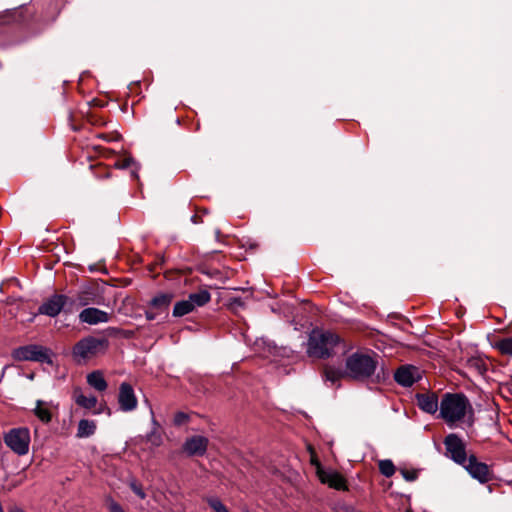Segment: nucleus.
I'll use <instances>...</instances> for the list:
<instances>
[{
  "mask_svg": "<svg viewBox=\"0 0 512 512\" xmlns=\"http://www.w3.org/2000/svg\"><path fill=\"white\" fill-rule=\"evenodd\" d=\"M338 351H345L340 337L332 332L314 329L309 334L307 353L310 357L325 359L334 356Z\"/></svg>",
  "mask_w": 512,
  "mask_h": 512,
  "instance_id": "nucleus-1",
  "label": "nucleus"
},
{
  "mask_svg": "<svg viewBox=\"0 0 512 512\" xmlns=\"http://www.w3.org/2000/svg\"><path fill=\"white\" fill-rule=\"evenodd\" d=\"M472 414V406L463 394L446 393L440 402V416L450 427L466 417L470 419Z\"/></svg>",
  "mask_w": 512,
  "mask_h": 512,
  "instance_id": "nucleus-2",
  "label": "nucleus"
},
{
  "mask_svg": "<svg viewBox=\"0 0 512 512\" xmlns=\"http://www.w3.org/2000/svg\"><path fill=\"white\" fill-rule=\"evenodd\" d=\"M377 368V360L369 354L354 353L346 359L345 376L354 380H365Z\"/></svg>",
  "mask_w": 512,
  "mask_h": 512,
  "instance_id": "nucleus-3",
  "label": "nucleus"
},
{
  "mask_svg": "<svg viewBox=\"0 0 512 512\" xmlns=\"http://www.w3.org/2000/svg\"><path fill=\"white\" fill-rule=\"evenodd\" d=\"M108 341L104 338L88 336L78 341L72 350L73 357L78 360H89L107 350Z\"/></svg>",
  "mask_w": 512,
  "mask_h": 512,
  "instance_id": "nucleus-4",
  "label": "nucleus"
},
{
  "mask_svg": "<svg viewBox=\"0 0 512 512\" xmlns=\"http://www.w3.org/2000/svg\"><path fill=\"white\" fill-rule=\"evenodd\" d=\"M52 351L42 345L30 344L18 347L12 351V358L16 361H34L52 364Z\"/></svg>",
  "mask_w": 512,
  "mask_h": 512,
  "instance_id": "nucleus-5",
  "label": "nucleus"
},
{
  "mask_svg": "<svg viewBox=\"0 0 512 512\" xmlns=\"http://www.w3.org/2000/svg\"><path fill=\"white\" fill-rule=\"evenodd\" d=\"M4 442L14 453L25 455L29 451L30 431L26 427L13 428L4 435Z\"/></svg>",
  "mask_w": 512,
  "mask_h": 512,
  "instance_id": "nucleus-6",
  "label": "nucleus"
},
{
  "mask_svg": "<svg viewBox=\"0 0 512 512\" xmlns=\"http://www.w3.org/2000/svg\"><path fill=\"white\" fill-rule=\"evenodd\" d=\"M173 295L171 293H161L156 295L149 303L145 312L148 320H156L160 317L165 318L168 315V309L172 302Z\"/></svg>",
  "mask_w": 512,
  "mask_h": 512,
  "instance_id": "nucleus-7",
  "label": "nucleus"
},
{
  "mask_svg": "<svg viewBox=\"0 0 512 512\" xmlns=\"http://www.w3.org/2000/svg\"><path fill=\"white\" fill-rule=\"evenodd\" d=\"M59 405L53 401L38 399L35 401L31 413L43 424H49L54 415L58 413Z\"/></svg>",
  "mask_w": 512,
  "mask_h": 512,
  "instance_id": "nucleus-8",
  "label": "nucleus"
},
{
  "mask_svg": "<svg viewBox=\"0 0 512 512\" xmlns=\"http://www.w3.org/2000/svg\"><path fill=\"white\" fill-rule=\"evenodd\" d=\"M447 453L458 464H465L468 460L466 457L465 445L462 440L455 434H449L444 441Z\"/></svg>",
  "mask_w": 512,
  "mask_h": 512,
  "instance_id": "nucleus-9",
  "label": "nucleus"
},
{
  "mask_svg": "<svg viewBox=\"0 0 512 512\" xmlns=\"http://www.w3.org/2000/svg\"><path fill=\"white\" fill-rule=\"evenodd\" d=\"M118 404L120 410L130 412L137 408L138 400L134 393L133 387L127 383H121L118 394Z\"/></svg>",
  "mask_w": 512,
  "mask_h": 512,
  "instance_id": "nucleus-10",
  "label": "nucleus"
},
{
  "mask_svg": "<svg viewBox=\"0 0 512 512\" xmlns=\"http://www.w3.org/2000/svg\"><path fill=\"white\" fill-rule=\"evenodd\" d=\"M421 378V372L420 370L412 365H403L399 367L395 374L394 379L395 381L404 387H410L412 386L416 381H418Z\"/></svg>",
  "mask_w": 512,
  "mask_h": 512,
  "instance_id": "nucleus-11",
  "label": "nucleus"
},
{
  "mask_svg": "<svg viewBox=\"0 0 512 512\" xmlns=\"http://www.w3.org/2000/svg\"><path fill=\"white\" fill-rule=\"evenodd\" d=\"M68 300L69 298L65 295L55 294L39 307L38 313L55 317L62 311Z\"/></svg>",
  "mask_w": 512,
  "mask_h": 512,
  "instance_id": "nucleus-12",
  "label": "nucleus"
},
{
  "mask_svg": "<svg viewBox=\"0 0 512 512\" xmlns=\"http://www.w3.org/2000/svg\"><path fill=\"white\" fill-rule=\"evenodd\" d=\"M463 466L473 478L481 483L488 482L491 478L489 467L485 463L479 462L473 455L468 458Z\"/></svg>",
  "mask_w": 512,
  "mask_h": 512,
  "instance_id": "nucleus-13",
  "label": "nucleus"
},
{
  "mask_svg": "<svg viewBox=\"0 0 512 512\" xmlns=\"http://www.w3.org/2000/svg\"><path fill=\"white\" fill-rule=\"evenodd\" d=\"M209 440L201 435H195L186 439L183 451L188 456H202L205 454Z\"/></svg>",
  "mask_w": 512,
  "mask_h": 512,
  "instance_id": "nucleus-14",
  "label": "nucleus"
},
{
  "mask_svg": "<svg viewBox=\"0 0 512 512\" xmlns=\"http://www.w3.org/2000/svg\"><path fill=\"white\" fill-rule=\"evenodd\" d=\"M79 320L89 325L107 323L110 320V314L98 308H85L79 314Z\"/></svg>",
  "mask_w": 512,
  "mask_h": 512,
  "instance_id": "nucleus-15",
  "label": "nucleus"
},
{
  "mask_svg": "<svg viewBox=\"0 0 512 512\" xmlns=\"http://www.w3.org/2000/svg\"><path fill=\"white\" fill-rule=\"evenodd\" d=\"M72 398L78 406L86 410H93L92 413L95 415L102 412L101 409L95 410L98 403L97 397L91 394L85 395L80 387H75L73 389Z\"/></svg>",
  "mask_w": 512,
  "mask_h": 512,
  "instance_id": "nucleus-16",
  "label": "nucleus"
},
{
  "mask_svg": "<svg viewBox=\"0 0 512 512\" xmlns=\"http://www.w3.org/2000/svg\"><path fill=\"white\" fill-rule=\"evenodd\" d=\"M321 483L328 485L336 490H346L345 478L334 470H321L320 474L317 475Z\"/></svg>",
  "mask_w": 512,
  "mask_h": 512,
  "instance_id": "nucleus-17",
  "label": "nucleus"
},
{
  "mask_svg": "<svg viewBox=\"0 0 512 512\" xmlns=\"http://www.w3.org/2000/svg\"><path fill=\"white\" fill-rule=\"evenodd\" d=\"M417 404L419 408L429 414H434L440 405L437 395L434 393L417 394Z\"/></svg>",
  "mask_w": 512,
  "mask_h": 512,
  "instance_id": "nucleus-18",
  "label": "nucleus"
},
{
  "mask_svg": "<svg viewBox=\"0 0 512 512\" xmlns=\"http://www.w3.org/2000/svg\"><path fill=\"white\" fill-rule=\"evenodd\" d=\"M87 384L97 392H104L108 388V383L104 374L100 370L92 371L86 376Z\"/></svg>",
  "mask_w": 512,
  "mask_h": 512,
  "instance_id": "nucleus-19",
  "label": "nucleus"
},
{
  "mask_svg": "<svg viewBox=\"0 0 512 512\" xmlns=\"http://www.w3.org/2000/svg\"><path fill=\"white\" fill-rule=\"evenodd\" d=\"M187 299L189 303L192 304L193 310H195L198 307L206 305L211 300V294L209 291L203 289L195 293H191Z\"/></svg>",
  "mask_w": 512,
  "mask_h": 512,
  "instance_id": "nucleus-20",
  "label": "nucleus"
},
{
  "mask_svg": "<svg viewBox=\"0 0 512 512\" xmlns=\"http://www.w3.org/2000/svg\"><path fill=\"white\" fill-rule=\"evenodd\" d=\"M96 431V422L93 420L82 419L78 423L76 436L78 438H88Z\"/></svg>",
  "mask_w": 512,
  "mask_h": 512,
  "instance_id": "nucleus-21",
  "label": "nucleus"
},
{
  "mask_svg": "<svg viewBox=\"0 0 512 512\" xmlns=\"http://www.w3.org/2000/svg\"><path fill=\"white\" fill-rule=\"evenodd\" d=\"M467 367L479 375H483L487 370L486 362L480 357H472L467 360Z\"/></svg>",
  "mask_w": 512,
  "mask_h": 512,
  "instance_id": "nucleus-22",
  "label": "nucleus"
},
{
  "mask_svg": "<svg viewBox=\"0 0 512 512\" xmlns=\"http://www.w3.org/2000/svg\"><path fill=\"white\" fill-rule=\"evenodd\" d=\"M193 310L192 304L189 303L188 299L179 301L175 304L173 309V315L175 317H182L186 314L191 313Z\"/></svg>",
  "mask_w": 512,
  "mask_h": 512,
  "instance_id": "nucleus-23",
  "label": "nucleus"
},
{
  "mask_svg": "<svg viewBox=\"0 0 512 512\" xmlns=\"http://www.w3.org/2000/svg\"><path fill=\"white\" fill-rule=\"evenodd\" d=\"M494 347L502 354L512 357V336L498 340Z\"/></svg>",
  "mask_w": 512,
  "mask_h": 512,
  "instance_id": "nucleus-24",
  "label": "nucleus"
},
{
  "mask_svg": "<svg viewBox=\"0 0 512 512\" xmlns=\"http://www.w3.org/2000/svg\"><path fill=\"white\" fill-rule=\"evenodd\" d=\"M345 376V371L341 372L338 369L327 366L324 369V377L326 381H330L331 383H336L340 380L341 377Z\"/></svg>",
  "mask_w": 512,
  "mask_h": 512,
  "instance_id": "nucleus-25",
  "label": "nucleus"
},
{
  "mask_svg": "<svg viewBox=\"0 0 512 512\" xmlns=\"http://www.w3.org/2000/svg\"><path fill=\"white\" fill-rule=\"evenodd\" d=\"M94 298H95L94 293L92 291H90L89 289H87V290H83L80 293H78L77 298H76L75 301L80 306H87L90 303H94L95 302Z\"/></svg>",
  "mask_w": 512,
  "mask_h": 512,
  "instance_id": "nucleus-26",
  "label": "nucleus"
},
{
  "mask_svg": "<svg viewBox=\"0 0 512 512\" xmlns=\"http://www.w3.org/2000/svg\"><path fill=\"white\" fill-rule=\"evenodd\" d=\"M379 470L384 476L391 477L395 472V466L391 460H381Z\"/></svg>",
  "mask_w": 512,
  "mask_h": 512,
  "instance_id": "nucleus-27",
  "label": "nucleus"
},
{
  "mask_svg": "<svg viewBox=\"0 0 512 512\" xmlns=\"http://www.w3.org/2000/svg\"><path fill=\"white\" fill-rule=\"evenodd\" d=\"M307 449H308L309 454H310V464L315 467L316 475H318V474H320L321 470H324V468L322 467V465H321V463H320V461H319V459H318V457L316 455V452H315L314 448L311 445H309L307 447Z\"/></svg>",
  "mask_w": 512,
  "mask_h": 512,
  "instance_id": "nucleus-28",
  "label": "nucleus"
},
{
  "mask_svg": "<svg viewBox=\"0 0 512 512\" xmlns=\"http://www.w3.org/2000/svg\"><path fill=\"white\" fill-rule=\"evenodd\" d=\"M207 501L215 512H229L226 506L218 498H209Z\"/></svg>",
  "mask_w": 512,
  "mask_h": 512,
  "instance_id": "nucleus-29",
  "label": "nucleus"
},
{
  "mask_svg": "<svg viewBox=\"0 0 512 512\" xmlns=\"http://www.w3.org/2000/svg\"><path fill=\"white\" fill-rule=\"evenodd\" d=\"M189 421V415L185 412H177L175 415H174V424L176 426H181V425H184L186 424L187 422Z\"/></svg>",
  "mask_w": 512,
  "mask_h": 512,
  "instance_id": "nucleus-30",
  "label": "nucleus"
},
{
  "mask_svg": "<svg viewBox=\"0 0 512 512\" xmlns=\"http://www.w3.org/2000/svg\"><path fill=\"white\" fill-rule=\"evenodd\" d=\"M130 488L132 489V491L141 499H144L146 497V494L142 488V486L140 484H138L137 482L133 481L130 483Z\"/></svg>",
  "mask_w": 512,
  "mask_h": 512,
  "instance_id": "nucleus-31",
  "label": "nucleus"
},
{
  "mask_svg": "<svg viewBox=\"0 0 512 512\" xmlns=\"http://www.w3.org/2000/svg\"><path fill=\"white\" fill-rule=\"evenodd\" d=\"M148 441L154 446H159L162 443V437L160 433L153 431L148 435Z\"/></svg>",
  "mask_w": 512,
  "mask_h": 512,
  "instance_id": "nucleus-32",
  "label": "nucleus"
},
{
  "mask_svg": "<svg viewBox=\"0 0 512 512\" xmlns=\"http://www.w3.org/2000/svg\"><path fill=\"white\" fill-rule=\"evenodd\" d=\"M134 162L133 158L131 157H125L122 160H119L115 163V166L121 169H125L131 166V164Z\"/></svg>",
  "mask_w": 512,
  "mask_h": 512,
  "instance_id": "nucleus-33",
  "label": "nucleus"
},
{
  "mask_svg": "<svg viewBox=\"0 0 512 512\" xmlns=\"http://www.w3.org/2000/svg\"><path fill=\"white\" fill-rule=\"evenodd\" d=\"M98 138L103 139L107 142L117 141L120 138L119 134L113 133V134H107V133H101L97 135Z\"/></svg>",
  "mask_w": 512,
  "mask_h": 512,
  "instance_id": "nucleus-34",
  "label": "nucleus"
},
{
  "mask_svg": "<svg viewBox=\"0 0 512 512\" xmlns=\"http://www.w3.org/2000/svg\"><path fill=\"white\" fill-rule=\"evenodd\" d=\"M108 509L110 512H125L123 508L114 500L108 501Z\"/></svg>",
  "mask_w": 512,
  "mask_h": 512,
  "instance_id": "nucleus-35",
  "label": "nucleus"
},
{
  "mask_svg": "<svg viewBox=\"0 0 512 512\" xmlns=\"http://www.w3.org/2000/svg\"><path fill=\"white\" fill-rule=\"evenodd\" d=\"M403 476L406 480L408 481H412L416 478V475L414 472H409V471H403Z\"/></svg>",
  "mask_w": 512,
  "mask_h": 512,
  "instance_id": "nucleus-36",
  "label": "nucleus"
},
{
  "mask_svg": "<svg viewBox=\"0 0 512 512\" xmlns=\"http://www.w3.org/2000/svg\"><path fill=\"white\" fill-rule=\"evenodd\" d=\"M9 512H24V511L18 507H14Z\"/></svg>",
  "mask_w": 512,
  "mask_h": 512,
  "instance_id": "nucleus-37",
  "label": "nucleus"
}]
</instances>
